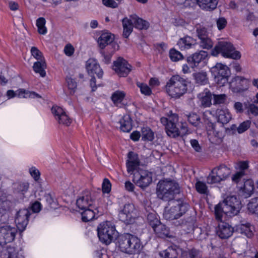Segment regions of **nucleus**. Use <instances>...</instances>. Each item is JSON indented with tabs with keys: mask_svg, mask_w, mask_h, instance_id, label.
<instances>
[{
	"mask_svg": "<svg viewBox=\"0 0 258 258\" xmlns=\"http://www.w3.org/2000/svg\"><path fill=\"white\" fill-rule=\"evenodd\" d=\"M119 48V45L116 43L111 44V51L108 54H106L104 51H101V53L103 56V61L105 63H109L110 62L111 58L113 53Z\"/></svg>",
	"mask_w": 258,
	"mask_h": 258,
	"instance_id": "obj_42",
	"label": "nucleus"
},
{
	"mask_svg": "<svg viewBox=\"0 0 258 258\" xmlns=\"http://www.w3.org/2000/svg\"><path fill=\"white\" fill-rule=\"evenodd\" d=\"M196 32L199 40L209 36L207 29L201 25L197 26Z\"/></svg>",
	"mask_w": 258,
	"mask_h": 258,
	"instance_id": "obj_53",
	"label": "nucleus"
},
{
	"mask_svg": "<svg viewBox=\"0 0 258 258\" xmlns=\"http://www.w3.org/2000/svg\"><path fill=\"white\" fill-rule=\"evenodd\" d=\"M242 208L239 198L235 196L227 197L222 203L215 207V215L218 221H221L223 216L232 217L237 215Z\"/></svg>",
	"mask_w": 258,
	"mask_h": 258,
	"instance_id": "obj_1",
	"label": "nucleus"
},
{
	"mask_svg": "<svg viewBox=\"0 0 258 258\" xmlns=\"http://www.w3.org/2000/svg\"><path fill=\"white\" fill-rule=\"evenodd\" d=\"M180 251L181 250L178 246L172 245L160 252L159 255L162 258H177Z\"/></svg>",
	"mask_w": 258,
	"mask_h": 258,
	"instance_id": "obj_26",
	"label": "nucleus"
},
{
	"mask_svg": "<svg viewBox=\"0 0 258 258\" xmlns=\"http://www.w3.org/2000/svg\"><path fill=\"white\" fill-rule=\"evenodd\" d=\"M137 86L140 88L142 94L149 96L152 94V90L147 84L141 82H137Z\"/></svg>",
	"mask_w": 258,
	"mask_h": 258,
	"instance_id": "obj_47",
	"label": "nucleus"
},
{
	"mask_svg": "<svg viewBox=\"0 0 258 258\" xmlns=\"http://www.w3.org/2000/svg\"><path fill=\"white\" fill-rule=\"evenodd\" d=\"M141 137L144 141L151 142L154 139L155 134L149 127L144 126L141 130Z\"/></svg>",
	"mask_w": 258,
	"mask_h": 258,
	"instance_id": "obj_38",
	"label": "nucleus"
},
{
	"mask_svg": "<svg viewBox=\"0 0 258 258\" xmlns=\"http://www.w3.org/2000/svg\"><path fill=\"white\" fill-rule=\"evenodd\" d=\"M51 112L56 120L57 119V117H59V116H60L65 111L61 107L57 105H53L51 108Z\"/></svg>",
	"mask_w": 258,
	"mask_h": 258,
	"instance_id": "obj_59",
	"label": "nucleus"
},
{
	"mask_svg": "<svg viewBox=\"0 0 258 258\" xmlns=\"http://www.w3.org/2000/svg\"><path fill=\"white\" fill-rule=\"evenodd\" d=\"M29 172L35 181H38L40 178L39 170L34 166H32L29 169Z\"/></svg>",
	"mask_w": 258,
	"mask_h": 258,
	"instance_id": "obj_55",
	"label": "nucleus"
},
{
	"mask_svg": "<svg viewBox=\"0 0 258 258\" xmlns=\"http://www.w3.org/2000/svg\"><path fill=\"white\" fill-rule=\"evenodd\" d=\"M47 64L45 60L37 61L35 62L33 66V69L36 74H38L41 77H45L46 73L45 70Z\"/></svg>",
	"mask_w": 258,
	"mask_h": 258,
	"instance_id": "obj_33",
	"label": "nucleus"
},
{
	"mask_svg": "<svg viewBox=\"0 0 258 258\" xmlns=\"http://www.w3.org/2000/svg\"><path fill=\"white\" fill-rule=\"evenodd\" d=\"M137 216L135 206L131 203L125 204L118 213L119 219L126 224L133 223Z\"/></svg>",
	"mask_w": 258,
	"mask_h": 258,
	"instance_id": "obj_13",
	"label": "nucleus"
},
{
	"mask_svg": "<svg viewBox=\"0 0 258 258\" xmlns=\"http://www.w3.org/2000/svg\"><path fill=\"white\" fill-rule=\"evenodd\" d=\"M42 208V206L40 202L36 201L32 203L31 206L32 211L34 213H38L40 212Z\"/></svg>",
	"mask_w": 258,
	"mask_h": 258,
	"instance_id": "obj_63",
	"label": "nucleus"
},
{
	"mask_svg": "<svg viewBox=\"0 0 258 258\" xmlns=\"http://www.w3.org/2000/svg\"><path fill=\"white\" fill-rule=\"evenodd\" d=\"M242 181H243V187H240V191L242 194V196L244 198H248L251 196V195L252 194L254 189V183L253 181L250 179H245L243 180L241 179L240 182Z\"/></svg>",
	"mask_w": 258,
	"mask_h": 258,
	"instance_id": "obj_25",
	"label": "nucleus"
},
{
	"mask_svg": "<svg viewBox=\"0 0 258 258\" xmlns=\"http://www.w3.org/2000/svg\"><path fill=\"white\" fill-rule=\"evenodd\" d=\"M169 57L173 61H177L183 58V55L175 49H171L169 51Z\"/></svg>",
	"mask_w": 258,
	"mask_h": 258,
	"instance_id": "obj_46",
	"label": "nucleus"
},
{
	"mask_svg": "<svg viewBox=\"0 0 258 258\" xmlns=\"http://www.w3.org/2000/svg\"><path fill=\"white\" fill-rule=\"evenodd\" d=\"M17 233V229L10 225H5L0 227V245L12 242Z\"/></svg>",
	"mask_w": 258,
	"mask_h": 258,
	"instance_id": "obj_15",
	"label": "nucleus"
},
{
	"mask_svg": "<svg viewBox=\"0 0 258 258\" xmlns=\"http://www.w3.org/2000/svg\"><path fill=\"white\" fill-rule=\"evenodd\" d=\"M196 44V40L188 36L180 38L177 42V45L181 50L189 49Z\"/></svg>",
	"mask_w": 258,
	"mask_h": 258,
	"instance_id": "obj_29",
	"label": "nucleus"
},
{
	"mask_svg": "<svg viewBox=\"0 0 258 258\" xmlns=\"http://www.w3.org/2000/svg\"><path fill=\"white\" fill-rule=\"evenodd\" d=\"M247 113L249 116H257L258 107L253 104H250L247 108Z\"/></svg>",
	"mask_w": 258,
	"mask_h": 258,
	"instance_id": "obj_61",
	"label": "nucleus"
},
{
	"mask_svg": "<svg viewBox=\"0 0 258 258\" xmlns=\"http://www.w3.org/2000/svg\"><path fill=\"white\" fill-rule=\"evenodd\" d=\"M31 55L37 61L45 60L42 52L36 47H32L30 50Z\"/></svg>",
	"mask_w": 258,
	"mask_h": 258,
	"instance_id": "obj_45",
	"label": "nucleus"
},
{
	"mask_svg": "<svg viewBox=\"0 0 258 258\" xmlns=\"http://www.w3.org/2000/svg\"><path fill=\"white\" fill-rule=\"evenodd\" d=\"M16 96L19 98H40L41 96L38 94L31 92L25 89H20L15 92L12 90H9L7 92V97L8 99L13 98Z\"/></svg>",
	"mask_w": 258,
	"mask_h": 258,
	"instance_id": "obj_20",
	"label": "nucleus"
},
{
	"mask_svg": "<svg viewBox=\"0 0 258 258\" xmlns=\"http://www.w3.org/2000/svg\"><path fill=\"white\" fill-rule=\"evenodd\" d=\"M199 7L207 11H211L215 9L218 3V0H196Z\"/></svg>",
	"mask_w": 258,
	"mask_h": 258,
	"instance_id": "obj_28",
	"label": "nucleus"
},
{
	"mask_svg": "<svg viewBox=\"0 0 258 258\" xmlns=\"http://www.w3.org/2000/svg\"><path fill=\"white\" fill-rule=\"evenodd\" d=\"M30 212L28 209H23L17 212L15 217V223L17 228L21 231H24L28 223Z\"/></svg>",
	"mask_w": 258,
	"mask_h": 258,
	"instance_id": "obj_17",
	"label": "nucleus"
},
{
	"mask_svg": "<svg viewBox=\"0 0 258 258\" xmlns=\"http://www.w3.org/2000/svg\"><path fill=\"white\" fill-rule=\"evenodd\" d=\"M114 36L108 32L103 33L98 39V43L99 47L103 49L106 45H109V47H111V44L114 43L113 41Z\"/></svg>",
	"mask_w": 258,
	"mask_h": 258,
	"instance_id": "obj_27",
	"label": "nucleus"
},
{
	"mask_svg": "<svg viewBox=\"0 0 258 258\" xmlns=\"http://www.w3.org/2000/svg\"><path fill=\"white\" fill-rule=\"evenodd\" d=\"M251 121L246 120L241 123L237 128V132L239 134H242L245 132L250 126Z\"/></svg>",
	"mask_w": 258,
	"mask_h": 258,
	"instance_id": "obj_58",
	"label": "nucleus"
},
{
	"mask_svg": "<svg viewBox=\"0 0 258 258\" xmlns=\"http://www.w3.org/2000/svg\"><path fill=\"white\" fill-rule=\"evenodd\" d=\"M165 90L171 98H179L187 91L186 81L179 75L173 76L166 83Z\"/></svg>",
	"mask_w": 258,
	"mask_h": 258,
	"instance_id": "obj_3",
	"label": "nucleus"
},
{
	"mask_svg": "<svg viewBox=\"0 0 258 258\" xmlns=\"http://www.w3.org/2000/svg\"><path fill=\"white\" fill-rule=\"evenodd\" d=\"M189 122L195 126H199L201 123V118L198 114L195 113H190L186 114Z\"/></svg>",
	"mask_w": 258,
	"mask_h": 258,
	"instance_id": "obj_43",
	"label": "nucleus"
},
{
	"mask_svg": "<svg viewBox=\"0 0 258 258\" xmlns=\"http://www.w3.org/2000/svg\"><path fill=\"white\" fill-rule=\"evenodd\" d=\"M66 82L69 90H70V94H73L77 88L76 82L71 77H67Z\"/></svg>",
	"mask_w": 258,
	"mask_h": 258,
	"instance_id": "obj_54",
	"label": "nucleus"
},
{
	"mask_svg": "<svg viewBox=\"0 0 258 258\" xmlns=\"http://www.w3.org/2000/svg\"><path fill=\"white\" fill-rule=\"evenodd\" d=\"M125 96V93L124 91L117 90L112 94L111 100L114 105L121 107L122 105V102Z\"/></svg>",
	"mask_w": 258,
	"mask_h": 258,
	"instance_id": "obj_37",
	"label": "nucleus"
},
{
	"mask_svg": "<svg viewBox=\"0 0 258 258\" xmlns=\"http://www.w3.org/2000/svg\"><path fill=\"white\" fill-rule=\"evenodd\" d=\"M46 23V21L43 17H39L36 20V25L39 34L44 35L47 33Z\"/></svg>",
	"mask_w": 258,
	"mask_h": 258,
	"instance_id": "obj_40",
	"label": "nucleus"
},
{
	"mask_svg": "<svg viewBox=\"0 0 258 258\" xmlns=\"http://www.w3.org/2000/svg\"><path fill=\"white\" fill-rule=\"evenodd\" d=\"M156 235L160 237H170V233L168 228L160 222H159L153 228Z\"/></svg>",
	"mask_w": 258,
	"mask_h": 258,
	"instance_id": "obj_34",
	"label": "nucleus"
},
{
	"mask_svg": "<svg viewBox=\"0 0 258 258\" xmlns=\"http://www.w3.org/2000/svg\"><path fill=\"white\" fill-rule=\"evenodd\" d=\"M208 59V52L204 50H201L188 57L187 61L192 69L201 68L206 64Z\"/></svg>",
	"mask_w": 258,
	"mask_h": 258,
	"instance_id": "obj_14",
	"label": "nucleus"
},
{
	"mask_svg": "<svg viewBox=\"0 0 258 258\" xmlns=\"http://www.w3.org/2000/svg\"><path fill=\"white\" fill-rule=\"evenodd\" d=\"M209 127L211 130H207V134L210 141L214 144H218L221 141V133L219 132H216L214 123L211 122L209 123Z\"/></svg>",
	"mask_w": 258,
	"mask_h": 258,
	"instance_id": "obj_30",
	"label": "nucleus"
},
{
	"mask_svg": "<svg viewBox=\"0 0 258 258\" xmlns=\"http://www.w3.org/2000/svg\"><path fill=\"white\" fill-rule=\"evenodd\" d=\"M114 225L109 221L100 223L97 227L99 240L106 245L110 244L117 235Z\"/></svg>",
	"mask_w": 258,
	"mask_h": 258,
	"instance_id": "obj_7",
	"label": "nucleus"
},
{
	"mask_svg": "<svg viewBox=\"0 0 258 258\" xmlns=\"http://www.w3.org/2000/svg\"><path fill=\"white\" fill-rule=\"evenodd\" d=\"M227 24V20L224 17H219L216 20V25L219 30L224 29Z\"/></svg>",
	"mask_w": 258,
	"mask_h": 258,
	"instance_id": "obj_60",
	"label": "nucleus"
},
{
	"mask_svg": "<svg viewBox=\"0 0 258 258\" xmlns=\"http://www.w3.org/2000/svg\"><path fill=\"white\" fill-rule=\"evenodd\" d=\"M147 220L153 228L160 222L156 213L154 212L148 214L147 216Z\"/></svg>",
	"mask_w": 258,
	"mask_h": 258,
	"instance_id": "obj_51",
	"label": "nucleus"
},
{
	"mask_svg": "<svg viewBox=\"0 0 258 258\" xmlns=\"http://www.w3.org/2000/svg\"><path fill=\"white\" fill-rule=\"evenodd\" d=\"M189 205L180 200L169 201L163 216L167 220L176 219L187 211Z\"/></svg>",
	"mask_w": 258,
	"mask_h": 258,
	"instance_id": "obj_5",
	"label": "nucleus"
},
{
	"mask_svg": "<svg viewBox=\"0 0 258 258\" xmlns=\"http://www.w3.org/2000/svg\"><path fill=\"white\" fill-rule=\"evenodd\" d=\"M188 255L190 258H201L200 251L195 249H191L189 250Z\"/></svg>",
	"mask_w": 258,
	"mask_h": 258,
	"instance_id": "obj_64",
	"label": "nucleus"
},
{
	"mask_svg": "<svg viewBox=\"0 0 258 258\" xmlns=\"http://www.w3.org/2000/svg\"><path fill=\"white\" fill-rule=\"evenodd\" d=\"M120 130L123 132H129L132 129V119L128 115H124L120 120Z\"/></svg>",
	"mask_w": 258,
	"mask_h": 258,
	"instance_id": "obj_36",
	"label": "nucleus"
},
{
	"mask_svg": "<svg viewBox=\"0 0 258 258\" xmlns=\"http://www.w3.org/2000/svg\"><path fill=\"white\" fill-rule=\"evenodd\" d=\"M122 25L123 35L124 37L127 38L133 31V25L129 19L125 18L122 20Z\"/></svg>",
	"mask_w": 258,
	"mask_h": 258,
	"instance_id": "obj_41",
	"label": "nucleus"
},
{
	"mask_svg": "<svg viewBox=\"0 0 258 258\" xmlns=\"http://www.w3.org/2000/svg\"><path fill=\"white\" fill-rule=\"evenodd\" d=\"M199 44L201 48L205 49H210L213 46V41L209 36L200 39Z\"/></svg>",
	"mask_w": 258,
	"mask_h": 258,
	"instance_id": "obj_44",
	"label": "nucleus"
},
{
	"mask_svg": "<svg viewBox=\"0 0 258 258\" xmlns=\"http://www.w3.org/2000/svg\"><path fill=\"white\" fill-rule=\"evenodd\" d=\"M74 48L70 44H67L64 48V52L68 56H71L74 53Z\"/></svg>",
	"mask_w": 258,
	"mask_h": 258,
	"instance_id": "obj_62",
	"label": "nucleus"
},
{
	"mask_svg": "<svg viewBox=\"0 0 258 258\" xmlns=\"http://www.w3.org/2000/svg\"><path fill=\"white\" fill-rule=\"evenodd\" d=\"M198 103L202 107H209L212 105V93L208 90L198 95Z\"/></svg>",
	"mask_w": 258,
	"mask_h": 258,
	"instance_id": "obj_23",
	"label": "nucleus"
},
{
	"mask_svg": "<svg viewBox=\"0 0 258 258\" xmlns=\"http://www.w3.org/2000/svg\"><path fill=\"white\" fill-rule=\"evenodd\" d=\"M95 210H96L95 206L79 211L81 214L82 221L87 222L92 220L95 216Z\"/></svg>",
	"mask_w": 258,
	"mask_h": 258,
	"instance_id": "obj_35",
	"label": "nucleus"
},
{
	"mask_svg": "<svg viewBox=\"0 0 258 258\" xmlns=\"http://www.w3.org/2000/svg\"><path fill=\"white\" fill-rule=\"evenodd\" d=\"M248 167V162L247 161H240L237 162L235 168L240 170L234 174L232 177V181L236 183H239L241 179L245 180L244 170Z\"/></svg>",
	"mask_w": 258,
	"mask_h": 258,
	"instance_id": "obj_22",
	"label": "nucleus"
},
{
	"mask_svg": "<svg viewBox=\"0 0 258 258\" xmlns=\"http://www.w3.org/2000/svg\"><path fill=\"white\" fill-rule=\"evenodd\" d=\"M29 183L28 182H21L17 185L16 190L18 193L24 195L28 190Z\"/></svg>",
	"mask_w": 258,
	"mask_h": 258,
	"instance_id": "obj_48",
	"label": "nucleus"
},
{
	"mask_svg": "<svg viewBox=\"0 0 258 258\" xmlns=\"http://www.w3.org/2000/svg\"><path fill=\"white\" fill-rule=\"evenodd\" d=\"M226 58L238 59L241 57L240 52L235 50L232 44L227 41H220L211 51V55L214 56L219 54Z\"/></svg>",
	"mask_w": 258,
	"mask_h": 258,
	"instance_id": "obj_6",
	"label": "nucleus"
},
{
	"mask_svg": "<svg viewBox=\"0 0 258 258\" xmlns=\"http://www.w3.org/2000/svg\"><path fill=\"white\" fill-rule=\"evenodd\" d=\"M111 189V183L107 178H104L102 184V190L103 194H109Z\"/></svg>",
	"mask_w": 258,
	"mask_h": 258,
	"instance_id": "obj_57",
	"label": "nucleus"
},
{
	"mask_svg": "<svg viewBox=\"0 0 258 258\" xmlns=\"http://www.w3.org/2000/svg\"><path fill=\"white\" fill-rule=\"evenodd\" d=\"M169 119L162 117L161 118V122L165 126L167 135L172 138H176L180 135L179 129L176 126L178 121V115L174 113L171 110L167 113Z\"/></svg>",
	"mask_w": 258,
	"mask_h": 258,
	"instance_id": "obj_8",
	"label": "nucleus"
},
{
	"mask_svg": "<svg viewBox=\"0 0 258 258\" xmlns=\"http://www.w3.org/2000/svg\"><path fill=\"white\" fill-rule=\"evenodd\" d=\"M129 19L136 28L140 30L147 29L149 26V24L147 21L140 18L136 14L131 15Z\"/></svg>",
	"mask_w": 258,
	"mask_h": 258,
	"instance_id": "obj_31",
	"label": "nucleus"
},
{
	"mask_svg": "<svg viewBox=\"0 0 258 258\" xmlns=\"http://www.w3.org/2000/svg\"><path fill=\"white\" fill-rule=\"evenodd\" d=\"M153 181V173L146 169H139L134 173L133 181L138 186L144 189L148 187Z\"/></svg>",
	"mask_w": 258,
	"mask_h": 258,
	"instance_id": "obj_11",
	"label": "nucleus"
},
{
	"mask_svg": "<svg viewBox=\"0 0 258 258\" xmlns=\"http://www.w3.org/2000/svg\"><path fill=\"white\" fill-rule=\"evenodd\" d=\"M86 68L88 74L92 76L90 80V86L92 91H95L97 86L96 85V79L93 76L96 74L98 78H101L103 74V71L100 68L97 61L93 58H90L86 61Z\"/></svg>",
	"mask_w": 258,
	"mask_h": 258,
	"instance_id": "obj_12",
	"label": "nucleus"
},
{
	"mask_svg": "<svg viewBox=\"0 0 258 258\" xmlns=\"http://www.w3.org/2000/svg\"><path fill=\"white\" fill-rule=\"evenodd\" d=\"M113 69L120 77H126L132 70V67L126 60L119 57L114 62Z\"/></svg>",
	"mask_w": 258,
	"mask_h": 258,
	"instance_id": "obj_18",
	"label": "nucleus"
},
{
	"mask_svg": "<svg viewBox=\"0 0 258 258\" xmlns=\"http://www.w3.org/2000/svg\"><path fill=\"white\" fill-rule=\"evenodd\" d=\"M1 258H18L19 253L17 249L14 247L9 246L7 248L1 247Z\"/></svg>",
	"mask_w": 258,
	"mask_h": 258,
	"instance_id": "obj_32",
	"label": "nucleus"
},
{
	"mask_svg": "<svg viewBox=\"0 0 258 258\" xmlns=\"http://www.w3.org/2000/svg\"><path fill=\"white\" fill-rule=\"evenodd\" d=\"M116 246L120 251L128 254H138L143 248L141 240L136 236L129 233L119 236Z\"/></svg>",
	"mask_w": 258,
	"mask_h": 258,
	"instance_id": "obj_2",
	"label": "nucleus"
},
{
	"mask_svg": "<svg viewBox=\"0 0 258 258\" xmlns=\"http://www.w3.org/2000/svg\"><path fill=\"white\" fill-rule=\"evenodd\" d=\"M236 230L240 233L245 235L247 237H251L253 235L251 226L249 223L237 225Z\"/></svg>",
	"mask_w": 258,
	"mask_h": 258,
	"instance_id": "obj_39",
	"label": "nucleus"
},
{
	"mask_svg": "<svg viewBox=\"0 0 258 258\" xmlns=\"http://www.w3.org/2000/svg\"><path fill=\"white\" fill-rule=\"evenodd\" d=\"M216 114L218 122L222 124H227L232 118V115L226 107L217 109Z\"/></svg>",
	"mask_w": 258,
	"mask_h": 258,
	"instance_id": "obj_24",
	"label": "nucleus"
},
{
	"mask_svg": "<svg viewBox=\"0 0 258 258\" xmlns=\"http://www.w3.org/2000/svg\"><path fill=\"white\" fill-rule=\"evenodd\" d=\"M195 186L197 191L199 193L207 194L208 192V187L205 182L198 180L197 181Z\"/></svg>",
	"mask_w": 258,
	"mask_h": 258,
	"instance_id": "obj_49",
	"label": "nucleus"
},
{
	"mask_svg": "<svg viewBox=\"0 0 258 258\" xmlns=\"http://www.w3.org/2000/svg\"><path fill=\"white\" fill-rule=\"evenodd\" d=\"M214 104H224L227 99V96L225 94L214 95Z\"/></svg>",
	"mask_w": 258,
	"mask_h": 258,
	"instance_id": "obj_56",
	"label": "nucleus"
},
{
	"mask_svg": "<svg viewBox=\"0 0 258 258\" xmlns=\"http://www.w3.org/2000/svg\"><path fill=\"white\" fill-rule=\"evenodd\" d=\"M59 124H62L67 126L69 125L72 122V119L64 112L59 117H57L56 119Z\"/></svg>",
	"mask_w": 258,
	"mask_h": 258,
	"instance_id": "obj_52",
	"label": "nucleus"
},
{
	"mask_svg": "<svg viewBox=\"0 0 258 258\" xmlns=\"http://www.w3.org/2000/svg\"><path fill=\"white\" fill-rule=\"evenodd\" d=\"M179 192L178 184L172 180H161L157 184L156 194L157 197L164 201L172 199L174 195Z\"/></svg>",
	"mask_w": 258,
	"mask_h": 258,
	"instance_id": "obj_4",
	"label": "nucleus"
},
{
	"mask_svg": "<svg viewBox=\"0 0 258 258\" xmlns=\"http://www.w3.org/2000/svg\"><path fill=\"white\" fill-rule=\"evenodd\" d=\"M76 205L79 211L95 206V200L90 191L86 190L83 192L77 199Z\"/></svg>",
	"mask_w": 258,
	"mask_h": 258,
	"instance_id": "obj_16",
	"label": "nucleus"
},
{
	"mask_svg": "<svg viewBox=\"0 0 258 258\" xmlns=\"http://www.w3.org/2000/svg\"><path fill=\"white\" fill-rule=\"evenodd\" d=\"M195 78L196 82L199 84L204 85L207 82V77L205 72H200L196 74Z\"/></svg>",
	"mask_w": 258,
	"mask_h": 258,
	"instance_id": "obj_50",
	"label": "nucleus"
},
{
	"mask_svg": "<svg viewBox=\"0 0 258 258\" xmlns=\"http://www.w3.org/2000/svg\"><path fill=\"white\" fill-rule=\"evenodd\" d=\"M211 72L215 82L219 86H223L228 82L230 70L227 66L221 63H217L211 69Z\"/></svg>",
	"mask_w": 258,
	"mask_h": 258,
	"instance_id": "obj_9",
	"label": "nucleus"
},
{
	"mask_svg": "<svg viewBox=\"0 0 258 258\" xmlns=\"http://www.w3.org/2000/svg\"><path fill=\"white\" fill-rule=\"evenodd\" d=\"M220 221L216 228V234L221 239L228 238L232 235L233 228L228 223Z\"/></svg>",
	"mask_w": 258,
	"mask_h": 258,
	"instance_id": "obj_21",
	"label": "nucleus"
},
{
	"mask_svg": "<svg viewBox=\"0 0 258 258\" xmlns=\"http://www.w3.org/2000/svg\"><path fill=\"white\" fill-rule=\"evenodd\" d=\"M140 160L137 154L133 152H130L127 155V160L126 162V166L127 172L128 174L134 176V173L139 169H142L139 168Z\"/></svg>",
	"mask_w": 258,
	"mask_h": 258,
	"instance_id": "obj_19",
	"label": "nucleus"
},
{
	"mask_svg": "<svg viewBox=\"0 0 258 258\" xmlns=\"http://www.w3.org/2000/svg\"><path fill=\"white\" fill-rule=\"evenodd\" d=\"M231 169L224 164L215 167L207 178L208 183H218L225 180L230 174Z\"/></svg>",
	"mask_w": 258,
	"mask_h": 258,
	"instance_id": "obj_10",
	"label": "nucleus"
}]
</instances>
